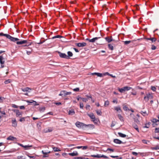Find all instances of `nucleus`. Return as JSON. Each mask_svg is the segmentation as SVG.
Wrapping results in <instances>:
<instances>
[{
	"instance_id": "42",
	"label": "nucleus",
	"mask_w": 159,
	"mask_h": 159,
	"mask_svg": "<svg viewBox=\"0 0 159 159\" xmlns=\"http://www.w3.org/2000/svg\"><path fill=\"white\" fill-rule=\"evenodd\" d=\"M99 156L100 157H100H103L105 158H108V157L107 156L104 155H101V154H99Z\"/></svg>"
},
{
	"instance_id": "24",
	"label": "nucleus",
	"mask_w": 159,
	"mask_h": 159,
	"mask_svg": "<svg viewBox=\"0 0 159 159\" xmlns=\"http://www.w3.org/2000/svg\"><path fill=\"white\" fill-rule=\"evenodd\" d=\"M52 148L53 150L55 152L61 151V150L57 147H54Z\"/></svg>"
},
{
	"instance_id": "31",
	"label": "nucleus",
	"mask_w": 159,
	"mask_h": 159,
	"mask_svg": "<svg viewBox=\"0 0 159 159\" xmlns=\"http://www.w3.org/2000/svg\"><path fill=\"white\" fill-rule=\"evenodd\" d=\"M90 156L93 157H97L98 158H100V157L99 156V154H97V155H91Z\"/></svg>"
},
{
	"instance_id": "64",
	"label": "nucleus",
	"mask_w": 159,
	"mask_h": 159,
	"mask_svg": "<svg viewBox=\"0 0 159 159\" xmlns=\"http://www.w3.org/2000/svg\"><path fill=\"white\" fill-rule=\"evenodd\" d=\"M132 154L134 155H135V156H137L138 155V153L136 152H132Z\"/></svg>"
},
{
	"instance_id": "57",
	"label": "nucleus",
	"mask_w": 159,
	"mask_h": 159,
	"mask_svg": "<svg viewBox=\"0 0 159 159\" xmlns=\"http://www.w3.org/2000/svg\"><path fill=\"white\" fill-rule=\"evenodd\" d=\"M45 110V107H43L40 108V111H44Z\"/></svg>"
},
{
	"instance_id": "41",
	"label": "nucleus",
	"mask_w": 159,
	"mask_h": 159,
	"mask_svg": "<svg viewBox=\"0 0 159 159\" xmlns=\"http://www.w3.org/2000/svg\"><path fill=\"white\" fill-rule=\"evenodd\" d=\"M97 114L98 115L101 116L102 114V112L101 111H96Z\"/></svg>"
},
{
	"instance_id": "50",
	"label": "nucleus",
	"mask_w": 159,
	"mask_h": 159,
	"mask_svg": "<svg viewBox=\"0 0 159 159\" xmlns=\"http://www.w3.org/2000/svg\"><path fill=\"white\" fill-rule=\"evenodd\" d=\"M155 133H159V128H155Z\"/></svg>"
},
{
	"instance_id": "62",
	"label": "nucleus",
	"mask_w": 159,
	"mask_h": 159,
	"mask_svg": "<svg viewBox=\"0 0 159 159\" xmlns=\"http://www.w3.org/2000/svg\"><path fill=\"white\" fill-rule=\"evenodd\" d=\"M12 107L15 108H18V106L15 105V104H13Z\"/></svg>"
},
{
	"instance_id": "37",
	"label": "nucleus",
	"mask_w": 159,
	"mask_h": 159,
	"mask_svg": "<svg viewBox=\"0 0 159 159\" xmlns=\"http://www.w3.org/2000/svg\"><path fill=\"white\" fill-rule=\"evenodd\" d=\"M125 44L127 45L129 44L131 42V40H128V41H125L123 42Z\"/></svg>"
},
{
	"instance_id": "19",
	"label": "nucleus",
	"mask_w": 159,
	"mask_h": 159,
	"mask_svg": "<svg viewBox=\"0 0 159 159\" xmlns=\"http://www.w3.org/2000/svg\"><path fill=\"white\" fill-rule=\"evenodd\" d=\"M114 109L119 113H120L122 112V110L120 107H114Z\"/></svg>"
},
{
	"instance_id": "48",
	"label": "nucleus",
	"mask_w": 159,
	"mask_h": 159,
	"mask_svg": "<svg viewBox=\"0 0 159 159\" xmlns=\"http://www.w3.org/2000/svg\"><path fill=\"white\" fill-rule=\"evenodd\" d=\"M81 99L82 100L83 102H86L88 101V99L87 98H82Z\"/></svg>"
},
{
	"instance_id": "29",
	"label": "nucleus",
	"mask_w": 159,
	"mask_h": 159,
	"mask_svg": "<svg viewBox=\"0 0 159 159\" xmlns=\"http://www.w3.org/2000/svg\"><path fill=\"white\" fill-rule=\"evenodd\" d=\"M132 89V88L126 86L124 87V89H125V91H128L130 90V89Z\"/></svg>"
},
{
	"instance_id": "38",
	"label": "nucleus",
	"mask_w": 159,
	"mask_h": 159,
	"mask_svg": "<svg viewBox=\"0 0 159 159\" xmlns=\"http://www.w3.org/2000/svg\"><path fill=\"white\" fill-rule=\"evenodd\" d=\"M134 120L135 122L136 123L138 124H139L140 122H139V120L138 119H136V118H134Z\"/></svg>"
},
{
	"instance_id": "40",
	"label": "nucleus",
	"mask_w": 159,
	"mask_h": 159,
	"mask_svg": "<svg viewBox=\"0 0 159 159\" xmlns=\"http://www.w3.org/2000/svg\"><path fill=\"white\" fill-rule=\"evenodd\" d=\"M123 108L124 110L125 111H127L128 110H129V109L126 106H124Z\"/></svg>"
},
{
	"instance_id": "2",
	"label": "nucleus",
	"mask_w": 159,
	"mask_h": 159,
	"mask_svg": "<svg viewBox=\"0 0 159 159\" xmlns=\"http://www.w3.org/2000/svg\"><path fill=\"white\" fill-rule=\"evenodd\" d=\"M5 36L7 39H10V40H20L17 38L12 37L9 34H4L2 33H0V36Z\"/></svg>"
},
{
	"instance_id": "6",
	"label": "nucleus",
	"mask_w": 159,
	"mask_h": 159,
	"mask_svg": "<svg viewBox=\"0 0 159 159\" xmlns=\"http://www.w3.org/2000/svg\"><path fill=\"white\" fill-rule=\"evenodd\" d=\"M153 97L152 94L148 93L147 94V96L144 97V99L146 102H148L149 99H152Z\"/></svg>"
},
{
	"instance_id": "1",
	"label": "nucleus",
	"mask_w": 159,
	"mask_h": 159,
	"mask_svg": "<svg viewBox=\"0 0 159 159\" xmlns=\"http://www.w3.org/2000/svg\"><path fill=\"white\" fill-rule=\"evenodd\" d=\"M75 35L74 34H73L72 35H69L68 36H66V37H69V38H65L64 37L62 36L61 35H57L56 36H54L50 38V39H62L64 40L65 39H72V37H73L74 38V39H75Z\"/></svg>"
},
{
	"instance_id": "51",
	"label": "nucleus",
	"mask_w": 159,
	"mask_h": 159,
	"mask_svg": "<svg viewBox=\"0 0 159 159\" xmlns=\"http://www.w3.org/2000/svg\"><path fill=\"white\" fill-rule=\"evenodd\" d=\"M84 107L83 104L82 102H80V107L81 109H83Z\"/></svg>"
},
{
	"instance_id": "7",
	"label": "nucleus",
	"mask_w": 159,
	"mask_h": 159,
	"mask_svg": "<svg viewBox=\"0 0 159 159\" xmlns=\"http://www.w3.org/2000/svg\"><path fill=\"white\" fill-rule=\"evenodd\" d=\"M13 111L16 112V117H21L22 113L21 112L19 111L18 110L14 109L13 110Z\"/></svg>"
},
{
	"instance_id": "4",
	"label": "nucleus",
	"mask_w": 159,
	"mask_h": 159,
	"mask_svg": "<svg viewBox=\"0 0 159 159\" xmlns=\"http://www.w3.org/2000/svg\"><path fill=\"white\" fill-rule=\"evenodd\" d=\"M71 93V92H67L65 90H63L61 91L59 95L62 96H65L67 95H70Z\"/></svg>"
},
{
	"instance_id": "54",
	"label": "nucleus",
	"mask_w": 159,
	"mask_h": 159,
	"mask_svg": "<svg viewBox=\"0 0 159 159\" xmlns=\"http://www.w3.org/2000/svg\"><path fill=\"white\" fill-rule=\"evenodd\" d=\"M156 47L154 45H152L151 49L152 50H154L156 49Z\"/></svg>"
},
{
	"instance_id": "18",
	"label": "nucleus",
	"mask_w": 159,
	"mask_h": 159,
	"mask_svg": "<svg viewBox=\"0 0 159 159\" xmlns=\"http://www.w3.org/2000/svg\"><path fill=\"white\" fill-rule=\"evenodd\" d=\"M69 155H70L71 156H77L78 155V153L76 151L74 152L73 153H69L68 154Z\"/></svg>"
},
{
	"instance_id": "45",
	"label": "nucleus",
	"mask_w": 159,
	"mask_h": 159,
	"mask_svg": "<svg viewBox=\"0 0 159 159\" xmlns=\"http://www.w3.org/2000/svg\"><path fill=\"white\" fill-rule=\"evenodd\" d=\"M119 90L120 93H123V92L125 91V89H124V87L122 88L121 89H119Z\"/></svg>"
},
{
	"instance_id": "23",
	"label": "nucleus",
	"mask_w": 159,
	"mask_h": 159,
	"mask_svg": "<svg viewBox=\"0 0 159 159\" xmlns=\"http://www.w3.org/2000/svg\"><path fill=\"white\" fill-rule=\"evenodd\" d=\"M109 75V76H111L112 77L114 78L116 77V76H113V75H112L110 74L109 73H108V72H106V73H103V75Z\"/></svg>"
},
{
	"instance_id": "36",
	"label": "nucleus",
	"mask_w": 159,
	"mask_h": 159,
	"mask_svg": "<svg viewBox=\"0 0 159 159\" xmlns=\"http://www.w3.org/2000/svg\"><path fill=\"white\" fill-rule=\"evenodd\" d=\"M32 146V145H31V146H29V145L24 146V147H23L25 148V149H29L30 147H31Z\"/></svg>"
},
{
	"instance_id": "33",
	"label": "nucleus",
	"mask_w": 159,
	"mask_h": 159,
	"mask_svg": "<svg viewBox=\"0 0 159 159\" xmlns=\"http://www.w3.org/2000/svg\"><path fill=\"white\" fill-rule=\"evenodd\" d=\"M105 40H113V38L111 36V37H106L104 38Z\"/></svg>"
},
{
	"instance_id": "17",
	"label": "nucleus",
	"mask_w": 159,
	"mask_h": 159,
	"mask_svg": "<svg viewBox=\"0 0 159 159\" xmlns=\"http://www.w3.org/2000/svg\"><path fill=\"white\" fill-rule=\"evenodd\" d=\"M114 45L113 44H108V46L109 49L111 50H113L114 49Z\"/></svg>"
},
{
	"instance_id": "43",
	"label": "nucleus",
	"mask_w": 159,
	"mask_h": 159,
	"mask_svg": "<svg viewBox=\"0 0 159 159\" xmlns=\"http://www.w3.org/2000/svg\"><path fill=\"white\" fill-rule=\"evenodd\" d=\"M11 82V80H5L4 82V83L5 84H8L9 83H10Z\"/></svg>"
},
{
	"instance_id": "11",
	"label": "nucleus",
	"mask_w": 159,
	"mask_h": 159,
	"mask_svg": "<svg viewBox=\"0 0 159 159\" xmlns=\"http://www.w3.org/2000/svg\"><path fill=\"white\" fill-rule=\"evenodd\" d=\"M87 43L85 42L80 43H76V45L79 47H83L86 46Z\"/></svg>"
},
{
	"instance_id": "28",
	"label": "nucleus",
	"mask_w": 159,
	"mask_h": 159,
	"mask_svg": "<svg viewBox=\"0 0 159 159\" xmlns=\"http://www.w3.org/2000/svg\"><path fill=\"white\" fill-rule=\"evenodd\" d=\"M67 54L68 56V58H69V57H71L73 56V53L71 52L68 51L67 52Z\"/></svg>"
},
{
	"instance_id": "12",
	"label": "nucleus",
	"mask_w": 159,
	"mask_h": 159,
	"mask_svg": "<svg viewBox=\"0 0 159 159\" xmlns=\"http://www.w3.org/2000/svg\"><path fill=\"white\" fill-rule=\"evenodd\" d=\"M5 63V59L2 55L0 56V63L1 64H3Z\"/></svg>"
},
{
	"instance_id": "35",
	"label": "nucleus",
	"mask_w": 159,
	"mask_h": 159,
	"mask_svg": "<svg viewBox=\"0 0 159 159\" xmlns=\"http://www.w3.org/2000/svg\"><path fill=\"white\" fill-rule=\"evenodd\" d=\"M109 105V102L108 100L106 101L105 102L104 106L105 107H107Z\"/></svg>"
},
{
	"instance_id": "20",
	"label": "nucleus",
	"mask_w": 159,
	"mask_h": 159,
	"mask_svg": "<svg viewBox=\"0 0 159 159\" xmlns=\"http://www.w3.org/2000/svg\"><path fill=\"white\" fill-rule=\"evenodd\" d=\"M75 114V111L74 110L71 109L68 112V114L69 115H73Z\"/></svg>"
},
{
	"instance_id": "60",
	"label": "nucleus",
	"mask_w": 159,
	"mask_h": 159,
	"mask_svg": "<svg viewBox=\"0 0 159 159\" xmlns=\"http://www.w3.org/2000/svg\"><path fill=\"white\" fill-rule=\"evenodd\" d=\"M133 126L134 128L138 127L137 125L134 123L133 125Z\"/></svg>"
},
{
	"instance_id": "58",
	"label": "nucleus",
	"mask_w": 159,
	"mask_h": 159,
	"mask_svg": "<svg viewBox=\"0 0 159 159\" xmlns=\"http://www.w3.org/2000/svg\"><path fill=\"white\" fill-rule=\"evenodd\" d=\"M88 148V146H82V149L83 150H85L86 149Z\"/></svg>"
},
{
	"instance_id": "15",
	"label": "nucleus",
	"mask_w": 159,
	"mask_h": 159,
	"mask_svg": "<svg viewBox=\"0 0 159 159\" xmlns=\"http://www.w3.org/2000/svg\"><path fill=\"white\" fill-rule=\"evenodd\" d=\"M7 140L14 141V140H16V137L11 136H10L9 137L7 138Z\"/></svg>"
},
{
	"instance_id": "55",
	"label": "nucleus",
	"mask_w": 159,
	"mask_h": 159,
	"mask_svg": "<svg viewBox=\"0 0 159 159\" xmlns=\"http://www.w3.org/2000/svg\"><path fill=\"white\" fill-rule=\"evenodd\" d=\"M93 121L95 123H97L98 122V119H95V118L94 119H93Z\"/></svg>"
},
{
	"instance_id": "49",
	"label": "nucleus",
	"mask_w": 159,
	"mask_h": 159,
	"mask_svg": "<svg viewBox=\"0 0 159 159\" xmlns=\"http://www.w3.org/2000/svg\"><path fill=\"white\" fill-rule=\"evenodd\" d=\"M26 102L28 103H34V102H35V101L33 100H31L30 101L27 100L26 101Z\"/></svg>"
},
{
	"instance_id": "34",
	"label": "nucleus",
	"mask_w": 159,
	"mask_h": 159,
	"mask_svg": "<svg viewBox=\"0 0 159 159\" xmlns=\"http://www.w3.org/2000/svg\"><path fill=\"white\" fill-rule=\"evenodd\" d=\"M29 88L28 87H27L25 88L22 89V90L23 92H27L28 91Z\"/></svg>"
},
{
	"instance_id": "5",
	"label": "nucleus",
	"mask_w": 159,
	"mask_h": 159,
	"mask_svg": "<svg viewBox=\"0 0 159 159\" xmlns=\"http://www.w3.org/2000/svg\"><path fill=\"white\" fill-rule=\"evenodd\" d=\"M76 126L78 128L83 127L84 128L85 126H86V124H85L83 123L77 121L75 123Z\"/></svg>"
},
{
	"instance_id": "39",
	"label": "nucleus",
	"mask_w": 159,
	"mask_h": 159,
	"mask_svg": "<svg viewBox=\"0 0 159 159\" xmlns=\"http://www.w3.org/2000/svg\"><path fill=\"white\" fill-rule=\"evenodd\" d=\"M141 113L143 116H145L146 115L147 113L146 111H141Z\"/></svg>"
},
{
	"instance_id": "32",
	"label": "nucleus",
	"mask_w": 159,
	"mask_h": 159,
	"mask_svg": "<svg viewBox=\"0 0 159 159\" xmlns=\"http://www.w3.org/2000/svg\"><path fill=\"white\" fill-rule=\"evenodd\" d=\"M118 116L121 121H123V117L120 114H118Z\"/></svg>"
},
{
	"instance_id": "63",
	"label": "nucleus",
	"mask_w": 159,
	"mask_h": 159,
	"mask_svg": "<svg viewBox=\"0 0 159 159\" xmlns=\"http://www.w3.org/2000/svg\"><path fill=\"white\" fill-rule=\"evenodd\" d=\"M20 109H25V107L24 106H22L20 107Z\"/></svg>"
},
{
	"instance_id": "30",
	"label": "nucleus",
	"mask_w": 159,
	"mask_h": 159,
	"mask_svg": "<svg viewBox=\"0 0 159 159\" xmlns=\"http://www.w3.org/2000/svg\"><path fill=\"white\" fill-rule=\"evenodd\" d=\"M26 117H21L20 120L19 121L21 122H24L25 121V119Z\"/></svg>"
},
{
	"instance_id": "16",
	"label": "nucleus",
	"mask_w": 159,
	"mask_h": 159,
	"mask_svg": "<svg viewBox=\"0 0 159 159\" xmlns=\"http://www.w3.org/2000/svg\"><path fill=\"white\" fill-rule=\"evenodd\" d=\"M12 126L14 127H16L17 126V123L15 119L12 120Z\"/></svg>"
},
{
	"instance_id": "8",
	"label": "nucleus",
	"mask_w": 159,
	"mask_h": 159,
	"mask_svg": "<svg viewBox=\"0 0 159 159\" xmlns=\"http://www.w3.org/2000/svg\"><path fill=\"white\" fill-rule=\"evenodd\" d=\"M58 53L60 57L62 58L68 59V56L66 54L62 53L60 52H58Z\"/></svg>"
},
{
	"instance_id": "53",
	"label": "nucleus",
	"mask_w": 159,
	"mask_h": 159,
	"mask_svg": "<svg viewBox=\"0 0 159 159\" xmlns=\"http://www.w3.org/2000/svg\"><path fill=\"white\" fill-rule=\"evenodd\" d=\"M156 88L155 86L151 87V89L153 91H155L156 90Z\"/></svg>"
},
{
	"instance_id": "21",
	"label": "nucleus",
	"mask_w": 159,
	"mask_h": 159,
	"mask_svg": "<svg viewBox=\"0 0 159 159\" xmlns=\"http://www.w3.org/2000/svg\"><path fill=\"white\" fill-rule=\"evenodd\" d=\"M88 115L90 118L92 119H94L95 117L93 113H91L90 114H88Z\"/></svg>"
},
{
	"instance_id": "26",
	"label": "nucleus",
	"mask_w": 159,
	"mask_h": 159,
	"mask_svg": "<svg viewBox=\"0 0 159 159\" xmlns=\"http://www.w3.org/2000/svg\"><path fill=\"white\" fill-rule=\"evenodd\" d=\"M101 39V37H95V38H94L91 39H89V38H87L85 39V40H97L98 39Z\"/></svg>"
},
{
	"instance_id": "22",
	"label": "nucleus",
	"mask_w": 159,
	"mask_h": 159,
	"mask_svg": "<svg viewBox=\"0 0 159 159\" xmlns=\"http://www.w3.org/2000/svg\"><path fill=\"white\" fill-rule=\"evenodd\" d=\"M118 134L121 137L125 138L126 137V135L125 134H124L120 132H118Z\"/></svg>"
},
{
	"instance_id": "27",
	"label": "nucleus",
	"mask_w": 159,
	"mask_h": 159,
	"mask_svg": "<svg viewBox=\"0 0 159 159\" xmlns=\"http://www.w3.org/2000/svg\"><path fill=\"white\" fill-rule=\"evenodd\" d=\"M151 149L152 150H157V149H159V146L158 145L156 146L155 147H151Z\"/></svg>"
},
{
	"instance_id": "44",
	"label": "nucleus",
	"mask_w": 159,
	"mask_h": 159,
	"mask_svg": "<svg viewBox=\"0 0 159 159\" xmlns=\"http://www.w3.org/2000/svg\"><path fill=\"white\" fill-rule=\"evenodd\" d=\"M146 40H157V39L152 37V38H148L146 39Z\"/></svg>"
},
{
	"instance_id": "61",
	"label": "nucleus",
	"mask_w": 159,
	"mask_h": 159,
	"mask_svg": "<svg viewBox=\"0 0 159 159\" xmlns=\"http://www.w3.org/2000/svg\"><path fill=\"white\" fill-rule=\"evenodd\" d=\"M86 96L87 98H88V99L89 98H92V96L90 95H86Z\"/></svg>"
},
{
	"instance_id": "47",
	"label": "nucleus",
	"mask_w": 159,
	"mask_h": 159,
	"mask_svg": "<svg viewBox=\"0 0 159 159\" xmlns=\"http://www.w3.org/2000/svg\"><path fill=\"white\" fill-rule=\"evenodd\" d=\"M150 127L149 125L147 123L145 124V126L143 127V128H149Z\"/></svg>"
},
{
	"instance_id": "59",
	"label": "nucleus",
	"mask_w": 159,
	"mask_h": 159,
	"mask_svg": "<svg viewBox=\"0 0 159 159\" xmlns=\"http://www.w3.org/2000/svg\"><path fill=\"white\" fill-rule=\"evenodd\" d=\"M27 156L30 158H32L33 159L35 158L36 157L35 156H30L29 155H27Z\"/></svg>"
},
{
	"instance_id": "13",
	"label": "nucleus",
	"mask_w": 159,
	"mask_h": 159,
	"mask_svg": "<svg viewBox=\"0 0 159 159\" xmlns=\"http://www.w3.org/2000/svg\"><path fill=\"white\" fill-rule=\"evenodd\" d=\"M92 75H96L98 77H102L104 76L103 74H102L99 73L94 72L91 73Z\"/></svg>"
},
{
	"instance_id": "46",
	"label": "nucleus",
	"mask_w": 159,
	"mask_h": 159,
	"mask_svg": "<svg viewBox=\"0 0 159 159\" xmlns=\"http://www.w3.org/2000/svg\"><path fill=\"white\" fill-rule=\"evenodd\" d=\"M45 40H43V41H41V40H39V41H38L37 42H36V43L38 44H41L43 43Z\"/></svg>"
},
{
	"instance_id": "56",
	"label": "nucleus",
	"mask_w": 159,
	"mask_h": 159,
	"mask_svg": "<svg viewBox=\"0 0 159 159\" xmlns=\"http://www.w3.org/2000/svg\"><path fill=\"white\" fill-rule=\"evenodd\" d=\"M5 98L3 97H0V103H2L3 102V100Z\"/></svg>"
},
{
	"instance_id": "9",
	"label": "nucleus",
	"mask_w": 159,
	"mask_h": 159,
	"mask_svg": "<svg viewBox=\"0 0 159 159\" xmlns=\"http://www.w3.org/2000/svg\"><path fill=\"white\" fill-rule=\"evenodd\" d=\"M84 128H86L87 129H93L94 128V126L93 124L86 125Z\"/></svg>"
},
{
	"instance_id": "14",
	"label": "nucleus",
	"mask_w": 159,
	"mask_h": 159,
	"mask_svg": "<svg viewBox=\"0 0 159 159\" xmlns=\"http://www.w3.org/2000/svg\"><path fill=\"white\" fill-rule=\"evenodd\" d=\"M113 142L115 143L118 144L123 143L122 142L121 140L118 139H114L113 140Z\"/></svg>"
},
{
	"instance_id": "25",
	"label": "nucleus",
	"mask_w": 159,
	"mask_h": 159,
	"mask_svg": "<svg viewBox=\"0 0 159 159\" xmlns=\"http://www.w3.org/2000/svg\"><path fill=\"white\" fill-rule=\"evenodd\" d=\"M142 142L144 144H148V145H149L148 144V143H149V141H147L146 140L143 139L142 140Z\"/></svg>"
},
{
	"instance_id": "3",
	"label": "nucleus",
	"mask_w": 159,
	"mask_h": 159,
	"mask_svg": "<svg viewBox=\"0 0 159 159\" xmlns=\"http://www.w3.org/2000/svg\"><path fill=\"white\" fill-rule=\"evenodd\" d=\"M16 43L17 44H22L24 43H26L25 45H23V46H28L30 45L32 43H27V40H22L20 41H17L16 42Z\"/></svg>"
},
{
	"instance_id": "10",
	"label": "nucleus",
	"mask_w": 159,
	"mask_h": 159,
	"mask_svg": "<svg viewBox=\"0 0 159 159\" xmlns=\"http://www.w3.org/2000/svg\"><path fill=\"white\" fill-rule=\"evenodd\" d=\"M53 128L52 127H48L44 129V132L45 133L48 132H52L53 130Z\"/></svg>"
},
{
	"instance_id": "52",
	"label": "nucleus",
	"mask_w": 159,
	"mask_h": 159,
	"mask_svg": "<svg viewBox=\"0 0 159 159\" xmlns=\"http://www.w3.org/2000/svg\"><path fill=\"white\" fill-rule=\"evenodd\" d=\"M79 89L78 88H76L73 89V91L75 92H78L79 91Z\"/></svg>"
}]
</instances>
